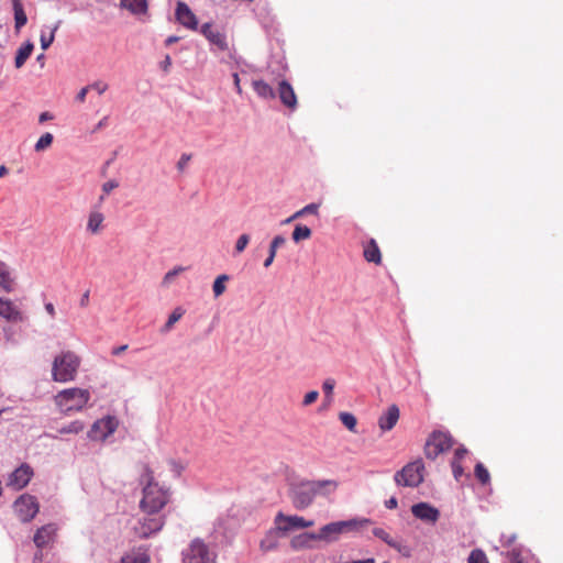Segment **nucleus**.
Wrapping results in <instances>:
<instances>
[{
	"label": "nucleus",
	"instance_id": "nucleus-1",
	"mask_svg": "<svg viewBox=\"0 0 563 563\" xmlns=\"http://www.w3.org/2000/svg\"><path fill=\"white\" fill-rule=\"evenodd\" d=\"M139 484L142 487V498L139 504L142 514H162L170 501V488L155 478L154 471L147 464L142 466Z\"/></svg>",
	"mask_w": 563,
	"mask_h": 563
},
{
	"label": "nucleus",
	"instance_id": "nucleus-2",
	"mask_svg": "<svg viewBox=\"0 0 563 563\" xmlns=\"http://www.w3.org/2000/svg\"><path fill=\"white\" fill-rule=\"evenodd\" d=\"M336 487L338 483L332 479L301 482L291 490L292 505L297 509H305L312 504L317 494L327 488L334 492Z\"/></svg>",
	"mask_w": 563,
	"mask_h": 563
},
{
	"label": "nucleus",
	"instance_id": "nucleus-3",
	"mask_svg": "<svg viewBox=\"0 0 563 563\" xmlns=\"http://www.w3.org/2000/svg\"><path fill=\"white\" fill-rule=\"evenodd\" d=\"M79 357L70 351L63 352L54 358L52 375L56 382L66 383L73 380L79 367Z\"/></svg>",
	"mask_w": 563,
	"mask_h": 563
},
{
	"label": "nucleus",
	"instance_id": "nucleus-4",
	"mask_svg": "<svg viewBox=\"0 0 563 563\" xmlns=\"http://www.w3.org/2000/svg\"><path fill=\"white\" fill-rule=\"evenodd\" d=\"M371 523L369 519H350L328 523L320 528L317 533L318 540L333 542L339 539L342 533L360 530Z\"/></svg>",
	"mask_w": 563,
	"mask_h": 563
},
{
	"label": "nucleus",
	"instance_id": "nucleus-5",
	"mask_svg": "<svg viewBox=\"0 0 563 563\" xmlns=\"http://www.w3.org/2000/svg\"><path fill=\"white\" fill-rule=\"evenodd\" d=\"M89 400V391L81 388H68L59 391L55 401L64 415L81 410Z\"/></svg>",
	"mask_w": 563,
	"mask_h": 563
},
{
	"label": "nucleus",
	"instance_id": "nucleus-6",
	"mask_svg": "<svg viewBox=\"0 0 563 563\" xmlns=\"http://www.w3.org/2000/svg\"><path fill=\"white\" fill-rule=\"evenodd\" d=\"M216 561L217 554L199 538L194 539L183 552V563H216Z\"/></svg>",
	"mask_w": 563,
	"mask_h": 563
},
{
	"label": "nucleus",
	"instance_id": "nucleus-7",
	"mask_svg": "<svg viewBox=\"0 0 563 563\" xmlns=\"http://www.w3.org/2000/svg\"><path fill=\"white\" fill-rule=\"evenodd\" d=\"M423 471L424 465L422 460H417L405 465L401 471L395 474L394 478L399 486L417 487L423 481Z\"/></svg>",
	"mask_w": 563,
	"mask_h": 563
},
{
	"label": "nucleus",
	"instance_id": "nucleus-8",
	"mask_svg": "<svg viewBox=\"0 0 563 563\" xmlns=\"http://www.w3.org/2000/svg\"><path fill=\"white\" fill-rule=\"evenodd\" d=\"M453 445V439L449 432L433 431L424 445L427 459L434 460L441 453L449 451Z\"/></svg>",
	"mask_w": 563,
	"mask_h": 563
},
{
	"label": "nucleus",
	"instance_id": "nucleus-9",
	"mask_svg": "<svg viewBox=\"0 0 563 563\" xmlns=\"http://www.w3.org/2000/svg\"><path fill=\"white\" fill-rule=\"evenodd\" d=\"M165 516L162 514H143L133 530L140 539H147L163 529Z\"/></svg>",
	"mask_w": 563,
	"mask_h": 563
},
{
	"label": "nucleus",
	"instance_id": "nucleus-10",
	"mask_svg": "<svg viewBox=\"0 0 563 563\" xmlns=\"http://www.w3.org/2000/svg\"><path fill=\"white\" fill-rule=\"evenodd\" d=\"M13 508L22 522H30L38 512L40 505L36 497L23 494L14 501Z\"/></svg>",
	"mask_w": 563,
	"mask_h": 563
},
{
	"label": "nucleus",
	"instance_id": "nucleus-11",
	"mask_svg": "<svg viewBox=\"0 0 563 563\" xmlns=\"http://www.w3.org/2000/svg\"><path fill=\"white\" fill-rule=\"evenodd\" d=\"M33 476V470L29 464H22L15 468L8 478L7 486L20 490L24 488Z\"/></svg>",
	"mask_w": 563,
	"mask_h": 563
},
{
	"label": "nucleus",
	"instance_id": "nucleus-12",
	"mask_svg": "<svg viewBox=\"0 0 563 563\" xmlns=\"http://www.w3.org/2000/svg\"><path fill=\"white\" fill-rule=\"evenodd\" d=\"M275 525L279 526V529L283 530L284 533L292 530V529H303L313 526V521L306 520L299 516H285L283 514H278L275 518Z\"/></svg>",
	"mask_w": 563,
	"mask_h": 563
},
{
	"label": "nucleus",
	"instance_id": "nucleus-13",
	"mask_svg": "<svg viewBox=\"0 0 563 563\" xmlns=\"http://www.w3.org/2000/svg\"><path fill=\"white\" fill-rule=\"evenodd\" d=\"M176 20L185 27L196 31L198 29V20L191 9L183 1H178L176 5Z\"/></svg>",
	"mask_w": 563,
	"mask_h": 563
},
{
	"label": "nucleus",
	"instance_id": "nucleus-14",
	"mask_svg": "<svg viewBox=\"0 0 563 563\" xmlns=\"http://www.w3.org/2000/svg\"><path fill=\"white\" fill-rule=\"evenodd\" d=\"M201 33L211 44L217 46L220 51L224 52L229 49L225 34L214 29L211 23H205L201 26Z\"/></svg>",
	"mask_w": 563,
	"mask_h": 563
},
{
	"label": "nucleus",
	"instance_id": "nucleus-15",
	"mask_svg": "<svg viewBox=\"0 0 563 563\" xmlns=\"http://www.w3.org/2000/svg\"><path fill=\"white\" fill-rule=\"evenodd\" d=\"M411 512L416 518L431 523L437 522L440 517L439 510L427 503L413 505L411 507Z\"/></svg>",
	"mask_w": 563,
	"mask_h": 563
},
{
	"label": "nucleus",
	"instance_id": "nucleus-16",
	"mask_svg": "<svg viewBox=\"0 0 563 563\" xmlns=\"http://www.w3.org/2000/svg\"><path fill=\"white\" fill-rule=\"evenodd\" d=\"M278 97L282 103L290 110L297 107V96L292 86L287 80H282L278 84Z\"/></svg>",
	"mask_w": 563,
	"mask_h": 563
},
{
	"label": "nucleus",
	"instance_id": "nucleus-17",
	"mask_svg": "<svg viewBox=\"0 0 563 563\" xmlns=\"http://www.w3.org/2000/svg\"><path fill=\"white\" fill-rule=\"evenodd\" d=\"M283 533V530L279 529L278 525H276V527L268 530L264 538L261 540L260 549L263 552H271L276 550L279 545V540Z\"/></svg>",
	"mask_w": 563,
	"mask_h": 563
},
{
	"label": "nucleus",
	"instance_id": "nucleus-18",
	"mask_svg": "<svg viewBox=\"0 0 563 563\" xmlns=\"http://www.w3.org/2000/svg\"><path fill=\"white\" fill-rule=\"evenodd\" d=\"M55 532L56 528L52 523L45 525L37 529L33 538L36 548L42 550L48 545L53 541Z\"/></svg>",
	"mask_w": 563,
	"mask_h": 563
},
{
	"label": "nucleus",
	"instance_id": "nucleus-19",
	"mask_svg": "<svg viewBox=\"0 0 563 563\" xmlns=\"http://www.w3.org/2000/svg\"><path fill=\"white\" fill-rule=\"evenodd\" d=\"M399 416H400V412H399L398 406H396V405L389 406L388 409L386 410V412H384L378 419V426H379L380 430L382 431L391 430L396 426V423L399 419Z\"/></svg>",
	"mask_w": 563,
	"mask_h": 563
},
{
	"label": "nucleus",
	"instance_id": "nucleus-20",
	"mask_svg": "<svg viewBox=\"0 0 563 563\" xmlns=\"http://www.w3.org/2000/svg\"><path fill=\"white\" fill-rule=\"evenodd\" d=\"M0 316L12 322L23 321L21 311L8 299L0 298Z\"/></svg>",
	"mask_w": 563,
	"mask_h": 563
},
{
	"label": "nucleus",
	"instance_id": "nucleus-21",
	"mask_svg": "<svg viewBox=\"0 0 563 563\" xmlns=\"http://www.w3.org/2000/svg\"><path fill=\"white\" fill-rule=\"evenodd\" d=\"M364 258L376 265L382 263V253L380 250L374 239H371L365 245L363 250Z\"/></svg>",
	"mask_w": 563,
	"mask_h": 563
},
{
	"label": "nucleus",
	"instance_id": "nucleus-22",
	"mask_svg": "<svg viewBox=\"0 0 563 563\" xmlns=\"http://www.w3.org/2000/svg\"><path fill=\"white\" fill-rule=\"evenodd\" d=\"M121 7L134 15H145L148 10L147 0H121Z\"/></svg>",
	"mask_w": 563,
	"mask_h": 563
},
{
	"label": "nucleus",
	"instance_id": "nucleus-23",
	"mask_svg": "<svg viewBox=\"0 0 563 563\" xmlns=\"http://www.w3.org/2000/svg\"><path fill=\"white\" fill-rule=\"evenodd\" d=\"M150 555L145 549L139 548L121 558V563H148Z\"/></svg>",
	"mask_w": 563,
	"mask_h": 563
},
{
	"label": "nucleus",
	"instance_id": "nucleus-24",
	"mask_svg": "<svg viewBox=\"0 0 563 563\" xmlns=\"http://www.w3.org/2000/svg\"><path fill=\"white\" fill-rule=\"evenodd\" d=\"M253 89L256 95L265 100H273L276 97L273 87L264 80H254L252 82Z\"/></svg>",
	"mask_w": 563,
	"mask_h": 563
},
{
	"label": "nucleus",
	"instance_id": "nucleus-25",
	"mask_svg": "<svg viewBox=\"0 0 563 563\" xmlns=\"http://www.w3.org/2000/svg\"><path fill=\"white\" fill-rule=\"evenodd\" d=\"M314 540H318L317 533H301L294 537L290 544L295 550L309 549Z\"/></svg>",
	"mask_w": 563,
	"mask_h": 563
},
{
	"label": "nucleus",
	"instance_id": "nucleus-26",
	"mask_svg": "<svg viewBox=\"0 0 563 563\" xmlns=\"http://www.w3.org/2000/svg\"><path fill=\"white\" fill-rule=\"evenodd\" d=\"M92 91H97V96L101 97L102 93L106 91V84H103L102 81H96L91 85L84 87L77 93L75 100L77 102H84L86 100L87 95L91 93Z\"/></svg>",
	"mask_w": 563,
	"mask_h": 563
},
{
	"label": "nucleus",
	"instance_id": "nucleus-27",
	"mask_svg": "<svg viewBox=\"0 0 563 563\" xmlns=\"http://www.w3.org/2000/svg\"><path fill=\"white\" fill-rule=\"evenodd\" d=\"M87 435L92 441L106 440V418L103 417L95 421Z\"/></svg>",
	"mask_w": 563,
	"mask_h": 563
},
{
	"label": "nucleus",
	"instance_id": "nucleus-28",
	"mask_svg": "<svg viewBox=\"0 0 563 563\" xmlns=\"http://www.w3.org/2000/svg\"><path fill=\"white\" fill-rule=\"evenodd\" d=\"M34 49V44L31 41L25 42L16 52L14 64L16 68H21Z\"/></svg>",
	"mask_w": 563,
	"mask_h": 563
},
{
	"label": "nucleus",
	"instance_id": "nucleus-29",
	"mask_svg": "<svg viewBox=\"0 0 563 563\" xmlns=\"http://www.w3.org/2000/svg\"><path fill=\"white\" fill-rule=\"evenodd\" d=\"M12 7L14 11V22H15V29L19 31L21 27H23L27 22V16L24 12L23 5L21 3V0H11Z\"/></svg>",
	"mask_w": 563,
	"mask_h": 563
},
{
	"label": "nucleus",
	"instance_id": "nucleus-30",
	"mask_svg": "<svg viewBox=\"0 0 563 563\" xmlns=\"http://www.w3.org/2000/svg\"><path fill=\"white\" fill-rule=\"evenodd\" d=\"M13 278L11 277V273L5 263L0 262V287L7 292L13 290Z\"/></svg>",
	"mask_w": 563,
	"mask_h": 563
},
{
	"label": "nucleus",
	"instance_id": "nucleus-31",
	"mask_svg": "<svg viewBox=\"0 0 563 563\" xmlns=\"http://www.w3.org/2000/svg\"><path fill=\"white\" fill-rule=\"evenodd\" d=\"M286 242L285 238L282 235H277L273 239L269 245V254L268 257L264 262V267H269L272 263L274 262V258L276 256L277 249L282 246Z\"/></svg>",
	"mask_w": 563,
	"mask_h": 563
},
{
	"label": "nucleus",
	"instance_id": "nucleus-32",
	"mask_svg": "<svg viewBox=\"0 0 563 563\" xmlns=\"http://www.w3.org/2000/svg\"><path fill=\"white\" fill-rule=\"evenodd\" d=\"M103 214L99 211H91L89 214L87 230L91 233H97L103 222Z\"/></svg>",
	"mask_w": 563,
	"mask_h": 563
},
{
	"label": "nucleus",
	"instance_id": "nucleus-33",
	"mask_svg": "<svg viewBox=\"0 0 563 563\" xmlns=\"http://www.w3.org/2000/svg\"><path fill=\"white\" fill-rule=\"evenodd\" d=\"M373 534L383 540L385 543H387L389 547L398 550L399 552L401 551V545L400 543H398L396 540H394L390 534L384 530L383 528H374L373 529Z\"/></svg>",
	"mask_w": 563,
	"mask_h": 563
},
{
	"label": "nucleus",
	"instance_id": "nucleus-34",
	"mask_svg": "<svg viewBox=\"0 0 563 563\" xmlns=\"http://www.w3.org/2000/svg\"><path fill=\"white\" fill-rule=\"evenodd\" d=\"M59 23L60 22H57L55 24V26L51 29L48 34H46L45 31L42 30L41 38H40L42 49L45 51V49H47L52 45V43L54 42V38H55V32L59 27Z\"/></svg>",
	"mask_w": 563,
	"mask_h": 563
},
{
	"label": "nucleus",
	"instance_id": "nucleus-35",
	"mask_svg": "<svg viewBox=\"0 0 563 563\" xmlns=\"http://www.w3.org/2000/svg\"><path fill=\"white\" fill-rule=\"evenodd\" d=\"M475 477L483 485L490 483V474L483 463H477L474 470Z\"/></svg>",
	"mask_w": 563,
	"mask_h": 563
},
{
	"label": "nucleus",
	"instance_id": "nucleus-36",
	"mask_svg": "<svg viewBox=\"0 0 563 563\" xmlns=\"http://www.w3.org/2000/svg\"><path fill=\"white\" fill-rule=\"evenodd\" d=\"M230 277L225 274L219 275L213 282L212 290L216 298L220 297L225 291V283Z\"/></svg>",
	"mask_w": 563,
	"mask_h": 563
},
{
	"label": "nucleus",
	"instance_id": "nucleus-37",
	"mask_svg": "<svg viewBox=\"0 0 563 563\" xmlns=\"http://www.w3.org/2000/svg\"><path fill=\"white\" fill-rule=\"evenodd\" d=\"M311 236V230L306 227V225H301V224H297L292 231V240L295 242H300L302 240H307Z\"/></svg>",
	"mask_w": 563,
	"mask_h": 563
},
{
	"label": "nucleus",
	"instance_id": "nucleus-38",
	"mask_svg": "<svg viewBox=\"0 0 563 563\" xmlns=\"http://www.w3.org/2000/svg\"><path fill=\"white\" fill-rule=\"evenodd\" d=\"M339 419L351 432H356L357 420L354 415L350 412H340Z\"/></svg>",
	"mask_w": 563,
	"mask_h": 563
},
{
	"label": "nucleus",
	"instance_id": "nucleus-39",
	"mask_svg": "<svg viewBox=\"0 0 563 563\" xmlns=\"http://www.w3.org/2000/svg\"><path fill=\"white\" fill-rule=\"evenodd\" d=\"M85 428V424L84 422L79 421V420H75L73 422H70L69 424L65 426V427H62L58 432L64 434V433H74V434H77L79 432H81Z\"/></svg>",
	"mask_w": 563,
	"mask_h": 563
},
{
	"label": "nucleus",
	"instance_id": "nucleus-40",
	"mask_svg": "<svg viewBox=\"0 0 563 563\" xmlns=\"http://www.w3.org/2000/svg\"><path fill=\"white\" fill-rule=\"evenodd\" d=\"M53 134L51 133H45L43 134L38 140L37 142L35 143V146H34V150L36 152H41V151H44L46 150L47 147H49L53 143Z\"/></svg>",
	"mask_w": 563,
	"mask_h": 563
},
{
	"label": "nucleus",
	"instance_id": "nucleus-41",
	"mask_svg": "<svg viewBox=\"0 0 563 563\" xmlns=\"http://www.w3.org/2000/svg\"><path fill=\"white\" fill-rule=\"evenodd\" d=\"M468 563H489L484 551L475 549L468 556Z\"/></svg>",
	"mask_w": 563,
	"mask_h": 563
},
{
	"label": "nucleus",
	"instance_id": "nucleus-42",
	"mask_svg": "<svg viewBox=\"0 0 563 563\" xmlns=\"http://www.w3.org/2000/svg\"><path fill=\"white\" fill-rule=\"evenodd\" d=\"M335 386V380L333 378H327L322 384V389L325 394V399L330 404L332 401V394Z\"/></svg>",
	"mask_w": 563,
	"mask_h": 563
},
{
	"label": "nucleus",
	"instance_id": "nucleus-43",
	"mask_svg": "<svg viewBox=\"0 0 563 563\" xmlns=\"http://www.w3.org/2000/svg\"><path fill=\"white\" fill-rule=\"evenodd\" d=\"M184 311L180 308H176L169 316L165 328L169 330L181 317Z\"/></svg>",
	"mask_w": 563,
	"mask_h": 563
},
{
	"label": "nucleus",
	"instance_id": "nucleus-44",
	"mask_svg": "<svg viewBox=\"0 0 563 563\" xmlns=\"http://www.w3.org/2000/svg\"><path fill=\"white\" fill-rule=\"evenodd\" d=\"M249 242H250V235L249 234L240 235V238L238 239V241L235 243V252L236 253H242L246 249Z\"/></svg>",
	"mask_w": 563,
	"mask_h": 563
},
{
	"label": "nucleus",
	"instance_id": "nucleus-45",
	"mask_svg": "<svg viewBox=\"0 0 563 563\" xmlns=\"http://www.w3.org/2000/svg\"><path fill=\"white\" fill-rule=\"evenodd\" d=\"M120 420L115 417L108 416V438L119 429Z\"/></svg>",
	"mask_w": 563,
	"mask_h": 563
},
{
	"label": "nucleus",
	"instance_id": "nucleus-46",
	"mask_svg": "<svg viewBox=\"0 0 563 563\" xmlns=\"http://www.w3.org/2000/svg\"><path fill=\"white\" fill-rule=\"evenodd\" d=\"M318 397H319V393L317 390H311L305 395L302 405L310 406L318 399Z\"/></svg>",
	"mask_w": 563,
	"mask_h": 563
},
{
	"label": "nucleus",
	"instance_id": "nucleus-47",
	"mask_svg": "<svg viewBox=\"0 0 563 563\" xmlns=\"http://www.w3.org/2000/svg\"><path fill=\"white\" fill-rule=\"evenodd\" d=\"M190 159H191L190 154H183L177 163V169L179 172H184Z\"/></svg>",
	"mask_w": 563,
	"mask_h": 563
},
{
	"label": "nucleus",
	"instance_id": "nucleus-48",
	"mask_svg": "<svg viewBox=\"0 0 563 563\" xmlns=\"http://www.w3.org/2000/svg\"><path fill=\"white\" fill-rule=\"evenodd\" d=\"M451 467L455 479L459 481L464 474L462 464L459 462H451Z\"/></svg>",
	"mask_w": 563,
	"mask_h": 563
},
{
	"label": "nucleus",
	"instance_id": "nucleus-49",
	"mask_svg": "<svg viewBox=\"0 0 563 563\" xmlns=\"http://www.w3.org/2000/svg\"><path fill=\"white\" fill-rule=\"evenodd\" d=\"M467 454V450L465 448H459L455 450L454 452V456H453V460L452 462H459L461 463L462 460L465 457V455Z\"/></svg>",
	"mask_w": 563,
	"mask_h": 563
},
{
	"label": "nucleus",
	"instance_id": "nucleus-50",
	"mask_svg": "<svg viewBox=\"0 0 563 563\" xmlns=\"http://www.w3.org/2000/svg\"><path fill=\"white\" fill-rule=\"evenodd\" d=\"M305 214H318L319 205L318 203H309L302 208Z\"/></svg>",
	"mask_w": 563,
	"mask_h": 563
},
{
	"label": "nucleus",
	"instance_id": "nucleus-51",
	"mask_svg": "<svg viewBox=\"0 0 563 563\" xmlns=\"http://www.w3.org/2000/svg\"><path fill=\"white\" fill-rule=\"evenodd\" d=\"M183 267H177L170 272H168L164 277V283L168 284L175 276H177L180 272H183Z\"/></svg>",
	"mask_w": 563,
	"mask_h": 563
},
{
	"label": "nucleus",
	"instance_id": "nucleus-52",
	"mask_svg": "<svg viewBox=\"0 0 563 563\" xmlns=\"http://www.w3.org/2000/svg\"><path fill=\"white\" fill-rule=\"evenodd\" d=\"M172 65V58L169 55H166L164 60L162 62L161 66L165 73L169 70V67Z\"/></svg>",
	"mask_w": 563,
	"mask_h": 563
},
{
	"label": "nucleus",
	"instance_id": "nucleus-53",
	"mask_svg": "<svg viewBox=\"0 0 563 563\" xmlns=\"http://www.w3.org/2000/svg\"><path fill=\"white\" fill-rule=\"evenodd\" d=\"M385 506L388 509H395L398 506V501L396 497H390L388 500L385 501Z\"/></svg>",
	"mask_w": 563,
	"mask_h": 563
},
{
	"label": "nucleus",
	"instance_id": "nucleus-54",
	"mask_svg": "<svg viewBox=\"0 0 563 563\" xmlns=\"http://www.w3.org/2000/svg\"><path fill=\"white\" fill-rule=\"evenodd\" d=\"M54 117L51 112L45 111L40 114L38 122L44 123L47 120H52Z\"/></svg>",
	"mask_w": 563,
	"mask_h": 563
},
{
	"label": "nucleus",
	"instance_id": "nucleus-55",
	"mask_svg": "<svg viewBox=\"0 0 563 563\" xmlns=\"http://www.w3.org/2000/svg\"><path fill=\"white\" fill-rule=\"evenodd\" d=\"M233 80H234V86H235V89H236V92L239 95H242V88H241V85H240V77L236 73L233 74Z\"/></svg>",
	"mask_w": 563,
	"mask_h": 563
},
{
	"label": "nucleus",
	"instance_id": "nucleus-56",
	"mask_svg": "<svg viewBox=\"0 0 563 563\" xmlns=\"http://www.w3.org/2000/svg\"><path fill=\"white\" fill-rule=\"evenodd\" d=\"M303 216H306V214H305L303 210H302V209H300V210L296 211V212H295L290 218H288V219L286 220V222H287V223H289V222H291L292 220L298 219V218H301V217H303Z\"/></svg>",
	"mask_w": 563,
	"mask_h": 563
},
{
	"label": "nucleus",
	"instance_id": "nucleus-57",
	"mask_svg": "<svg viewBox=\"0 0 563 563\" xmlns=\"http://www.w3.org/2000/svg\"><path fill=\"white\" fill-rule=\"evenodd\" d=\"M45 310L47 311V313L54 318L55 317V307L52 302H47L45 303Z\"/></svg>",
	"mask_w": 563,
	"mask_h": 563
},
{
	"label": "nucleus",
	"instance_id": "nucleus-58",
	"mask_svg": "<svg viewBox=\"0 0 563 563\" xmlns=\"http://www.w3.org/2000/svg\"><path fill=\"white\" fill-rule=\"evenodd\" d=\"M169 464L172 465L173 470H174L177 474H180V472H181V470H183V466H181L178 462H176V461L172 460V461L169 462Z\"/></svg>",
	"mask_w": 563,
	"mask_h": 563
},
{
	"label": "nucleus",
	"instance_id": "nucleus-59",
	"mask_svg": "<svg viewBox=\"0 0 563 563\" xmlns=\"http://www.w3.org/2000/svg\"><path fill=\"white\" fill-rule=\"evenodd\" d=\"M106 124V117L102 118L95 128L90 131L91 134L96 133L98 130H100Z\"/></svg>",
	"mask_w": 563,
	"mask_h": 563
},
{
	"label": "nucleus",
	"instance_id": "nucleus-60",
	"mask_svg": "<svg viewBox=\"0 0 563 563\" xmlns=\"http://www.w3.org/2000/svg\"><path fill=\"white\" fill-rule=\"evenodd\" d=\"M178 41H179V37H178V36H176V35H170V36H168V37L166 38V41H165V45H166V46H169V45H172V44H174V43H176V42H178Z\"/></svg>",
	"mask_w": 563,
	"mask_h": 563
},
{
	"label": "nucleus",
	"instance_id": "nucleus-61",
	"mask_svg": "<svg viewBox=\"0 0 563 563\" xmlns=\"http://www.w3.org/2000/svg\"><path fill=\"white\" fill-rule=\"evenodd\" d=\"M128 349V345H121L119 347H115L112 350L113 355H119L120 353L124 352Z\"/></svg>",
	"mask_w": 563,
	"mask_h": 563
},
{
	"label": "nucleus",
	"instance_id": "nucleus-62",
	"mask_svg": "<svg viewBox=\"0 0 563 563\" xmlns=\"http://www.w3.org/2000/svg\"><path fill=\"white\" fill-rule=\"evenodd\" d=\"M42 551L38 549V551L34 554L33 563H41L42 562Z\"/></svg>",
	"mask_w": 563,
	"mask_h": 563
},
{
	"label": "nucleus",
	"instance_id": "nucleus-63",
	"mask_svg": "<svg viewBox=\"0 0 563 563\" xmlns=\"http://www.w3.org/2000/svg\"><path fill=\"white\" fill-rule=\"evenodd\" d=\"M346 563H375V560L371 558V559H365V560L351 561V562H346Z\"/></svg>",
	"mask_w": 563,
	"mask_h": 563
},
{
	"label": "nucleus",
	"instance_id": "nucleus-64",
	"mask_svg": "<svg viewBox=\"0 0 563 563\" xmlns=\"http://www.w3.org/2000/svg\"><path fill=\"white\" fill-rule=\"evenodd\" d=\"M512 555V563H522L519 559V553H516L515 551L511 553Z\"/></svg>",
	"mask_w": 563,
	"mask_h": 563
}]
</instances>
